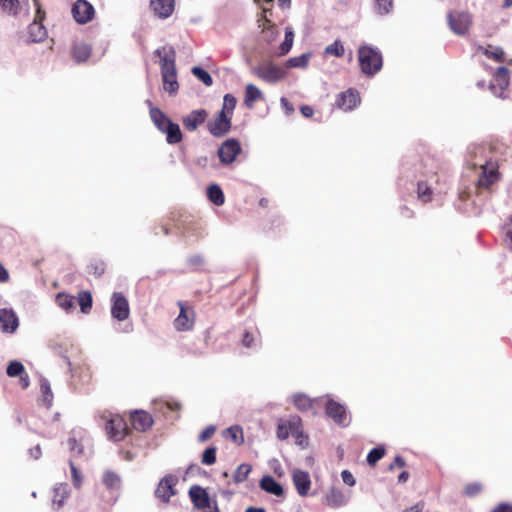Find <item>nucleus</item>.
<instances>
[{
	"instance_id": "nucleus-7",
	"label": "nucleus",
	"mask_w": 512,
	"mask_h": 512,
	"mask_svg": "<svg viewBox=\"0 0 512 512\" xmlns=\"http://www.w3.org/2000/svg\"><path fill=\"white\" fill-rule=\"evenodd\" d=\"M252 73L270 84H275L286 76V72L274 64L255 66L252 68Z\"/></svg>"
},
{
	"instance_id": "nucleus-11",
	"label": "nucleus",
	"mask_w": 512,
	"mask_h": 512,
	"mask_svg": "<svg viewBox=\"0 0 512 512\" xmlns=\"http://www.w3.org/2000/svg\"><path fill=\"white\" fill-rule=\"evenodd\" d=\"M111 315L118 321L128 319L130 315V308L127 298L121 292H114L112 294Z\"/></svg>"
},
{
	"instance_id": "nucleus-39",
	"label": "nucleus",
	"mask_w": 512,
	"mask_h": 512,
	"mask_svg": "<svg viewBox=\"0 0 512 512\" xmlns=\"http://www.w3.org/2000/svg\"><path fill=\"white\" fill-rule=\"evenodd\" d=\"M191 71L192 74L206 86H211L213 84L212 76L204 68L195 66Z\"/></svg>"
},
{
	"instance_id": "nucleus-18",
	"label": "nucleus",
	"mask_w": 512,
	"mask_h": 512,
	"mask_svg": "<svg viewBox=\"0 0 512 512\" xmlns=\"http://www.w3.org/2000/svg\"><path fill=\"white\" fill-rule=\"evenodd\" d=\"M293 484L302 497L307 496L311 486V479L308 472L295 469L292 473Z\"/></svg>"
},
{
	"instance_id": "nucleus-1",
	"label": "nucleus",
	"mask_w": 512,
	"mask_h": 512,
	"mask_svg": "<svg viewBox=\"0 0 512 512\" xmlns=\"http://www.w3.org/2000/svg\"><path fill=\"white\" fill-rule=\"evenodd\" d=\"M154 55L160 59L161 76L165 91L170 94L177 92L179 84L176 71V50L171 45L157 48Z\"/></svg>"
},
{
	"instance_id": "nucleus-42",
	"label": "nucleus",
	"mask_w": 512,
	"mask_h": 512,
	"mask_svg": "<svg viewBox=\"0 0 512 512\" xmlns=\"http://www.w3.org/2000/svg\"><path fill=\"white\" fill-rule=\"evenodd\" d=\"M237 104V99L234 95L227 93L223 97V105L220 111L226 112L228 115H233L234 109Z\"/></svg>"
},
{
	"instance_id": "nucleus-50",
	"label": "nucleus",
	"mask_w": 512,
	"mask_h": 512,
	"mask_svg": "<svg viewBox=\"0 0 512 512\" xmlns=\"http://www.w3.org/2000/svg\"><path fill=\"white\" fill-rule=\"evenodd\" d=\"M431 188L424 182H418L417 194L422 202H428L431 199Z\"/></svg>"
},
{
	"instance_id": "nucleus-30",
	"label": "nucleus",
	"mask_w": 512,
	"mask_h": 512,
	"mask_svg": "<svg viewBox=\"0 0 512 512\" xmlns=\"http://www.w3.org/2000/svg\"><path fill=\"white\" fill-rule=\"evenodd\" d=\"M102 482L109 490H118L121 487L120 476L110 470L103 473Z\"/></svg>"
},
{
	"instance_id": "nucleus-48",
	"label": "nucleus",
	"mask_w": 512,
	"mask_h": 512,
	"mask_svg": "<svg viewBox=\"0 0 512 512\" xmlns=\"http://www.w3.org/2000/svg\"><path fill=\"white\" fill-rule=\"evenodd\" d=\"M69 466L71 470L72 484L75 488L79 489L83 484L82 473L77 469L72 459L69 460Z\"/></svg>"
},
{
	"instance_id": "nucleus-40",
	"label": "nucleus",
	"mask_w": 512,
	"mask_h": 512,
	"mask_svg": "<svg viewBox=\"0 0 512 512\" xmlns=\"http://www.w3.org/2000/svg\"><path fill=\"white\" fill-rule=\"evenodd\" d=\"M6 373L9 377L21 376L22 374L25 373L24 365L18 360H13L9 362L6 369Z\"/></svg>"
},
{
	"instance_id": "nucleus-57",
	"label": "nucleus",
	"mask_w": 512,
	"mask_h": 512,
	"mask_svg": "<svg viewBox=\"0 0 512 512\" xmlns=\"http://www.w3.org/2000/svg\"><path fill=\"white\" fill-rule=\"evenodd\" d=\"M216 431V427L214 425H208L198 436L199 442H205L209 438L213 436Z\"/></svg>"
},
{
	"instance_id": "nucleus-8",
	"label": "nucleus",
	"mask_w": 512,
	"mask_h": 512,
	"mask_svg": "<svg viewBox=\"0 0 512 512\" xmlns=\"http://www.w3.org/2000/svg\"><path fill=\"white\" fill-rule=\"evenodd\" d=\"M178 483L177 476L173 474L165 475L158 483L155 489V497L160 499L162 502L167 503L170 501V498L176 495L177 490L175 486Z\"/></svg>"
},
{
	"instance_id": "nucleus-59",
	"label": "nucleus",
	"mask_w": 512,
	"mask_h": 512,
	"mask_svg": "<svg viewBox=\"0 0 512 512\" xmlns=\"http://www.w3.org/2000/svg\"><path fill=\"white\" fill-rule=\"evenodd\" d=\"M280 102L286 115H291L294 112L293 105L285 97H282Z\"/></svg>"
},
{
	"instance_id": "nucleus-58",
	"label": "nucleus",
	"mask_w": 512,
	"mask_h": 512,
	"mask_svg": "<svg viewBox=\"0 0 512 512\" xmlns=\"http://www.w3.org/2000/svg\"><path fill=\"white\" fill-rule=\"evenodd\" d=\"M341 477H342V480L343 482L348 485V486H354L355 485V478L354 476L352 475V473L348 470H343L341 472Z\"/></svg>"
},
{
	"instance_id": "nucleus-33",
	"label": "nucleus",
	"mask_w": 512,
	"mask_h": 512,
	"mask_svg": "<svg viewBox=\"0 0 512 512\" xmlns=\"http://www.w3.org/2000/svg\"><path fill=\"white\" fill-rule=\"evenodd\" d=\"M292 402L300 411H308L312 407V400L304 393L294 394Z\"/></svg>"
},
{
	"instance_id": "nucleus-26",
	"label": "nucleus",
	"mask_w": 512,
	"mask_h": 512,
	"mask_svg": "<svg viewBox=\"0 0 512 512\" xmlns=\"http://www.w3.org/2000/svg\"><path fill=\"white\" fill-rule=\"evenodd\" d=\"M262 98L263 93L257 86L251 83L246 85L244 104L248 108H252L254 106L255 101L260 100Z\"/></svg>"
},
{
	"instance_id": "nucleus-47",
	"label": "nucleus",
	"mask_w": 512,
	"mask_h": 512,
	"mask_svg": "<svg viewBox=\"0 0 512 512\" xmlns=\"http://www.w3.org/2000/svg\"><path fill=\"white\" fill-rule=\"evenodd\" d=\"M293 40H294V33L291 29L287 28L285 31V37L284 41L280 45V52L281 54H287L292 46H293Z\"/></svg>"
},
{
	"instance_id": "nucleus-17",
	"label": "nucleus",
	"mask_w": 512,
	"mask_h": 512,
	"mask_svg": "<svg viewBox=\"0 0 512 512\" xmlns=\"http://www.w3.org/2000/svg\"><path fill=\"white\" fill-rule=\"evenodd\" d=\"M360 103V97L357 90L348 89L338 95L336 105L344 111H351Z\"/></svg>"
},
{
	"instance_id": "nucleus-55",
	"label": "nucleus",
	"mask_w": 512,
	"mask_h": 512,
	"mask_svg": "<svg viewBox=\"0 0 512 512\" xmlns=\"http://www.w3.org/2000/svg\"><path fill=\"white\" fill-rule=\"evenodd\" d=\"M241 342H242V345L246 348H255L257 346V341H256L255 337L248 331H245L243 333Z\"/></svg>"
},
{
	"instance_id": "nucleus-61",
	"label": "nucleus",
	"mask_w": 512,
	"mask_h": 512,
	"mask_svg": "<svg viewBox=\"0 0 512 512\" xmlns=\"http://www.w3.org/2000/svg\"><path fill=\"white\" fill-rule=\"evenodd\" d=\"M491 512H512V505L502 502L498 504Z\"/></svg>"
},
{
	"instance_id": "nucleus-19",
	"label": "nucleus",
	"mask_w": 512,
	"mask_h": 512,
	"mask_svg": "<svg viewBox=\"0 0 512 512\" xmlns=\"http://www.w3.org/2000/svg\"><path fill=\"white\" fill-rule=\"evenodd\" d=\"M208 116L205 109H197L191 111L182 119L183 126L186 130L195 131L201 124H203Z\"/></svg>"
},
{
	"instance_id": "nucleus-6",
	"label": "nucleus",
	"mask_w": 512,
	"mask_h": 512,
	"mask_svg": "<svg viewBox=\"0 0 512 512\" xmlns=\"http://www.w3.org/2000/svg\"><path fill=\"white\" fill-rule=\"evenodd\" d=\"M105 430L110 440L121 441L128 434V426L124 418L118 414L111 415L105 424Z\"/></svg>"
},
{
	"instance_id": "nucleus-51",
	"label": "nucleus",
	"mask_w": 512,
	"mask_h": 512,
	"mask_svg": "<svg viewBox=\"0 0 512 512\" xmlns=\"http://www.w3.org/2000/svg\"><path fill=\"white\" fill-rule=\"evenodd\" d=\"M484 54L490 58L494 59L497 62H504L505 60V53L504 50L500 47H495L493 49H485Z\"/></svg>"
},
{
	"instance_id": "nucleus-20",
	"label": "nucleus",
	"mask_w": 512,
	"mask_h": 512,
	"mask_svg": "<svg viewBox=\"0 0 512 512\" xmlns=\"http://www.w3.org/2000/svg\"><path fill=\"white\" fill-rule=\"evenodd\" d=\"M150 7L154 11L155 15H157L161 19H166L170 17L175 8L174 0H151Z\"/></svg>"
},
{
	"instance_id": "nucleus-36",
	"label": "nucleus",
	"mask_w": 512,
	"mask_h": 512,
	"mask_svg": "<svg viewBox=\"0 0 512 512\" xmlns=\"http://www.w3.org/2000/svg\"><path fill=\"white\" fill-rule=\"evenodd\" d=\"M0 7L5 13L12 16H16L20 12L19 0H0Z\"/></svg>"
},
{
	"instance_id": "nucleus-53",
	"label": "nucleus",
	"mask_w": 512,
	"mask_h": 512,
	"mask_svg": "<svg viewBox=\"0 0 512 512\" xmlns=\"http://www.w3.org/2000/svg\"><path fill=\"white\" fill-rule=\"evenodd\" d=\"M87 269L89 274L100 277L105 271V265L103 262H93L88 265Z\"/></svg>"
},
{
	"instance_id": "nucleus-34",
	"label": "nucleus",
	"mask_w": 512,
	"mask_h": 512,
	"mask_svg": "<svg viewBox=\"0 0 512 512\" xmlns=\"http://www.w3.org/2000/svg\"><path fill=\"white\" fill-rule=\"evenodd\" d=\"M224 436L240 445L244 442L243 429L239 425L230 426L224 431Z\"/></svg>"
},
{
	"instance_id": "nucleus-5",
	"label": "nucleus",
	"mask_w": 512,
	"mask_h": 512,
	"mask_svg": "<svg viewBox=\"0 0 512 512\" xmlns=\"http://www.w3.org/2000/svg\"><path fill=\"white\" fill-rule=\"evenodd\" d=\"M450 29L459 36H464L472 24V16L466 11H452L447 15Z\"/></svg>"
},
{
	"instance_id": "nucleus-52",
	"label": "nucleus",
	"mask_w": 512,
	"mask_h": 512,
	"mask_svg": "<svg viewBox=\"0 0 512 512\" xmlns=\"http://www.w3.org/2000/svg\"><path fill=\"white\" fill-rule=\"evenodd\" d=\"M68 445L73 456H80L83 454L84 447L75 437H70L68 439Z\"/></svg>"
},
{
	"instance_id": "nucleus-22",
	"label": "nucleus",
	"mask_w": 512,
	"mask_h": 512,
	"mask_svg": "<svg viewBox=\"0 0 512 512\" xmlns=\"http://www.w3.org/2000/svg\"><path fill=\"white\" fill-rule=\"evenodd\" d=\"M259 486L265 492L278 497L284 494L282 485L270 475L263 476L259 482Z\"/></svg>"
},
{
	"instance_id": "nucleus-14",
	"label": "nucleus",
	"mask_w": 512,
	"mask_h": 512,
	"mask_svg": "<svg viewBox=\"0 0 512 512\" xmlns=\"http://www.w3.org/2000/svg\"><path fill=\"white\" fill-rule=\"evenodd\" d=\"M482 172L478 178V188L488 189L499 179L498 167L495 163L487 161L481 165Z\"/></svg>"
},
{
	"instance_id": "nucleus-27",
	"label": "nucleus",
	"mask_w": 512,
	"mask_h": 512,
	"mask_svg": "<svg viewBox=\"0 0 512 512\" xmlns=\"http://www.w3.org/2000/svg\"><path fill=\"white\" fill-rule=\"evenodd\" d=\"M207 197L215 206H221L225 202L223 190L218 184H211L208 186Z\"/></svg>"
},
{
	"instance_id": "nucleus-37",
	"label": "nucleus",
	"mask_w": 512,
	"mask_h": 512,
	"mask_svg": "<svg viewBox=\"0 0 512 512\" xmlns=\"http://www.w3.org/2000/svg\"><path fill=\"white\" fill-rule=\"evenodd\" d=\"M56 302L59 307H61L66 312L70 311L75 305L74 297L65 293H58L56 296Z\"/></svg>"
},
{
	"instance_id": "nucleus-25",
	"label": "nucleus",
	"mask_w": 512,
	"mask_h": 512,
	"mask_svg": "<svg viewBox=\"0 0 512 512\" xmlns=\"http://www.w3.org/2000/svg\"><path fill=\"white\" fill-rule=\"evenodd\" d=\"M147 103L150 106V118L156 128L161 131L167 125V122L171 121V119L159 108L153 107L151 101L148 100Z\"/></svg>"
},
{
	"instance_id": "nucleus-49",
	"label": "nucleus",
	"mask_w": 512,
	"mask_h": 512,
	"mask_svg": "<svg viewBox=\"0 0 512 512\" xmlns=\"http://www.w3.org/2000/svg\"><path fill=\"white\" fill-rule=\"evenodd\" d=\"M375 10L379 15H386L390 13L393 7L392 0H374Z\"/></svg>"
},
{
	"instance_id": "nucleus-46",
	"label": "nucleus",
	"mask_w": 512,
	"mask_h": 512,
	"mask_svg": "<svg viewBox=\"0 0 512 512\" xmlns=\"http://www.w3.org/2000/svg\"><path fill=\"white\" fill-rule=\"evenodd\" d=\"M79 305L83 313H87L92 307V295L89 291H83L79 294Z\"/></svg>"
},
{
	"instance_id": "nucleus-4",
	"label": "nucleus",
	"mask_w": 512,
	"mask_h": 512,
	"mask_svg": "<svg viewBox=\"0 0 512 512\" xmlns=\"http://www.w3.org/2000/svg\"><path fill=\"white\" fill-rule=\"evenodd\" d=\"M36 8L34 21L28 27L29 37L32 42L39 43L46 39L48 32L42 21L45 18V11L41 8L39 0H32Z\"/></svg>"
},
{
	"instance_id": "nucleus-64",
	"label": "nucleus",
	"mask_w": 512,
	"mask_h": 512,
	"mask_svg": "<svg viewBox=\"0 0 512 512\" xmlns=\"http://www.w3.org/2000/svg\"><path fill=\"white\" fill-rule=\"evenodd\" d=\"M395 466L400 467V468L404 467L405 460L401 456H396L394 459V462L392 464H390L389 470H393Z\"/></svg>"
},
{
	"instance_id": "nucleus-44",
	"label": "nucleus",
	"mask_w": 512,
	"mask_h": 512,
	"mask_svg": "<svg viewBox=\"0 0 512 512\" xmlns=\"http://www.w3.org/2000/svg\"><path fill=\"white\" fill-rule=\"evenodd\" d=\"M216 453H217V448L215 446H209L207 447L203 453H202V456H201V462L202 464L204 465H213L215 462H216Z\"/></svg>"
},
{
	"instance_id": "nucleus-60",
	"label": "nucleus",
	"mask_w": 512,
	"mask_h": 512,
	"mask_svg": "<svg viewBox=\"0 0 512 512\" xmlns=\"http://www.w3.org/2000/svg\"><path fill=\"white\" fill-rule=\"evenodd\" d=\"M187 262L191 266H200L204 263V258L201 255H193L188 258Z\"/></svg>"
},
{
	"instance_id": "nucleus-23",
	"label": "nucleus",
	"mask_w": 512,
	"mask_h": 512,
	"mask_svg": "<svg viewBox=\"0 0 512 512\" xmlns=\"http://www.w3.org/2000/svg\"><path fill=\"white\" fill-rule=\"evenodd\" d=\"M160 132L166 135L168 144H177L182 141L183 135L180 126L172 120L167 122V125Z\"/></svg>"
},
{
	"instance_id": "nucleus-41",
	"label": "nucleus",
	"mask_w": 512,
	"mask_h": 512,
	"mask_svg": "<svg viewBox=\"0 0 512 512\" xmlns=\"http://www.w3.org/2000/svg\"><path fill=\"white\" fill-rule=\"evenodd\" d=\"M294 427H295L294 422L279 423L277 425V432H276L278 439H280V440L287 439L291 433H294Z\"/></svg>"
},
{
	"instance_id": "nucleus-54",
	"label": "nucleus",
	"mask_w": 512,
	"mask_h": 512,
	"mask_svg": "<svg viewBox=\"0 0 512 512\" xmlns=\"http://www.w3.org/2000/svg\"><path fill=\"white\" fill-rule=\"evenodd\" d=\"M482 491V485L480 483L474 482L470 483L465 487V495L468 497H475Z\"/></svg>"
},
{
	"instance_id": "nucleus-43",
	"label": "nucleus",
	"mask_w": 512,
	"mask_h": 512,
	"mask_svg": "<svg viewBox=\"0 0 512 512\" xmlns=\"http://www.w3.org/2000/svg\"><path fill=\"white\" fill-rule=\"evenodd\" d=\"M345 49L340 40H335L333 43L328 45L324 53L327 55H333L335 57H342L344 55Z\"/></svg>"
},
{
	"instance_id": "nucleus-63",
	"label": "nucleus",
	"mask_w": 512,
	"mask_h": 512,
	"mask_svg": "<svg viewBox=\"0 0 512 512\" xmlns=\"http://www.w3.org/2000/svg\"><path fill=\"white\" fill-rule=\"evenodd\" d=\"M29 454L34 459H39L42 455L41 447L39 445L34 446L29 450Z\"/></svg>"
},
{
	"instance_id": "nucleus-13",
	"label": "nucleus",
	"mask_w": 512,
	"mask_h": 512,
	"mask_svg": "<svg viewBox=\"0 0 512 512\" xmlns=\"http://www.w3.org/2000/svg\"><path fill=\"white\" fill-rule=\"evenodd\" d=\"M95 10L91 3L86 0H77L72 7L74 20L79 24H86L92 20Z\"/></svg>"
},
{
	"instance_id": "nucleus-21",
	"label": "nucleus",
	"mask_w": 512,
	"mask_h": 512,
	"mask_svg": "<svg viewBox=\"0 0 512 512\" xmlns=\"http://www.w3.org/2000/svg\"><path fill=\"white\" fill-rule=\"evenodd\" d=\"M131 423L134 429L146 431L153 424L152 417L145 411H135L131 414Z\"/></svg>"
},
{
	"instance_id": "nucleus-28",
	"label": "nucleus",
	"mask_w": 512,
	"mask_h": 512,
	"mask_svg": "<svg viewBox=\"0 0 512 512\" xmlns=\"http://www.w3.org/2000/svg\"><path fill=\"white\" fill-rule=\"evenodd\" d=\"M176 330L188 331L193 326V321L187 315V312L182 304H180V313L174 321Z\"/></svg>"
},
{
	"instance_id": "nucleus-12",
	"label": "nucleus",
	"mask_w": 512,
	"mask_h": 512,
	"mask_svg": "<svg viewBox=\"0 0 512 512\" xmlns=\"http://www.w3.org/2000/svg\"><path fill=\"white\" fill-rule=\"evenodd\" d=\"M508 85L509 70L505 66H500L493 74V79L490 82L489 89L495 96L501 97Z\"/></svg>"
},
{
	"instance_id": "nucleus-35",
	"label": "nucleus",
	"mask_w": 512,
	"mask_h": 512,
	"mask_svg": "<svg viewBox=\"0 0 512 512\" xmlns=\"http://www.w3.org/2000/svg\"><path fill=\"white\" fill-rule=\"evenodd\" d=\"M40 389L43 395V402L49 408L52 405L53 393L49 381L46 378H41Z\"/></svg>"
},
{
	"instance_id": "nucleus-9",
	"label": "nucleus",
	"mask_w": 512,
	"mask_h": 512,
	"mask_svg": "<svg viewBox=\"0 0 512 512\" xmlns=\"http://www.w3.org/2000/svg\"><path fill=\"white\" fill-rule=\"evenodd\" d=\"M231 121V115L224 111H219L215 119L208 122L207 129L214 137H223L231 130Z\"/></svg>"
},
{
	"instance_id": "nucleus-62",
	"label": "nucleus",
	"mask_w": 512,
	"mask_h": 512,
	"mask_svg": "<svg viewBox=\"0 0 512 512\" xmlns=\"http://www.w3.org/2000/svg\"><path fill=\"white\" fill-rule=\"evenodd\" d=\"M300 111L302 115L306 118L312 117L314 114L313 108L309 105H302Z\"/></svg>"
},
{
	"instance_id": "nucleus-2",
	"label": "nucleus",
	"mask_w": 512,
	"mask_h": 512,
	"mask_svg": "<svg viewBox=\"0 0 512 512\" xmlns=\"http://www.w3.org/2000/svg\"><path fill=\"white\" fill-rule=\"evenodd\" d=\"M359 63L361 70L366 75H375L383 65L380 51L371 46H361L358 50Z\"/></svg>"
},
{
	"instance_id": "nucleus-29",
	"label": "nucleus",
	"mask_w": 512,
	"mask_h": 512,
	"mask_svg": "<svg viewBox=\"0 0 512 512\" xmlns=\"http://www.w3.org/2000/svg\"><path fill=\"white\" fill-rule=\"evenodd\" d=\"M327 504L333 508L344 506L347 503L345 495L338 489H331L326 496Z\"/></svg>"
},
{
	"instance_id": "nucleus-16",
	"label": "nucleus",
	"mask_w": 512,
	"mask_h": 512,
	"mask_svg": "<svg viewBox=\"0 0 512 512\" xmlns=\"http://www.w3.org/2000/svg\"><path fill=\"white\" fill-rule=\"evenodd\" d=\"M190 500L195 508L207 509L210 508V497L206 489L200 485H192L188 491Z\"/></svg>"
},
{
	"instance_id": "nucleus-31",
	"label": "nucleus",
	"mask_w": 512,
	"mask_h": 512,
	"mask_svg": "<svg viewBox=\"0 0 512 512\" xmlns=\"http://www.w3.org/2000/svg\"><path fill=\"white\" fill-rule=\"evenodd\" d=\"M68 496L69 488L66 483H60L56 485L54 488L53 505H56L57 509H59Z\"/></svg>"
},
{
	"instance_id": "nucleus-15",
	"label": "nucleus",
	"mask_w": 512,
	"mask_h": 512,
	"mask_svg": "<svg viewBox=\"0 0 512 512\" xmlns=\"http://www.w3.org/2000/svg\"><path fill=\"white\" fill-rule=\"evenodd\" d=\"M19 327V318L11 308L0 309V330L3 333L13 334Z\"/></svg>"
},
{
	"instance_id": "nucleus-32",
	"label": "nucleus",
	"mask_w": 512,
	"mask_h": 512,
	"mask_svg": "<svg viewBox=\"0 0 512 512\" xmlns=\"http://www.w3.org/2000/svg\"><path fill=\"white\" fill-rule=\"evenodd\" d=\"M311 58V53H303L299 56L289 58L285 65L287 68H305Z\"/></svg>"
},
{
	"instance_id": "nucleus-45",
	"label": "nucleus",
	"mask_w": 512,
	"mask_h": 512,
	"mask_svg": "<svg viewBox=\"0 0 512 512\" xmlns=\"http://www.w3.org/2000/svg\"><path fill=\"white\" fill-rule=\"evenodd\" d=\"M385 454V449L382 446H377L370 450L367 455V463L374 466Z\"/></svg>"
},
{
	"instance_id": "nucleus-24",
	"label": "nucleus",
	"mask_w": 512,
	"mask_h": 512,
	"mask_svg": "<svg viewBox=\"0 0 512 512\" xmlns=\"http://www.w3.org/2000/svg\"><path fill=\"white\" fill-rule=\"evenodd\" d=\"M91 54V46L84 42H75L72 47V57L77 63L85 62Z\"/></svg>"
},
{
	"instance_id": "nucleus-56",
	"label": "nucleus",
	"mask_w": 512,
	"mask_h": 512,
	"mask_svg": "<svg viewBox=\"0 0 512 512\" xmlns=\"http://www.w3.org/2000/svg\"><path fill=\"white\" fill-rule=\"evenodd\" d=\"M503 230H504V234H505V242L508 244V246L512 250V215L509 218L508 222L505 223Z\"/></svg>"
},
{
	"instance_id": "nucleus-3",
	"label": "nucleus",
	"mask_w": 512,
	"mask_h": 512,
	"mask_svg": "<svg viewBox=\"0 0 512 512\" xmlns=\"http://www.w3.org/2000/svg\"><path fill=\"white\" fill-rule=\"evenodd\" d=\"M327 401L325 404V413L337 425L347 427L351 422V417L348 413L347 407L326 395Z\"/></svg>"
},
{
	"instance_id": "nucleus-38",
	"label": "nucleus",
	"mask_w": 512,
	"mask_h": 512,
	"mask_svg": "<svg viewBox=\"0 0 512 512\" xmlns=\"http://www.w3.org/2000/svg\"><path fill=\"white\" fill-rule=\"evenodd\" d=\"M251 470H252V467L249 464L243 463V464L239 465L233 474L234 482L235 483L244 482L247 479L248 475L250 474Z\"/></svg>"
},
{
	"instance_id": "nucleus-10",
	"label": "nucleus",
	"mask_w": 512,
	"mask_h": 512,
	"mask_svg": "<svg viewBox=\"0 0 512 512\" xmlns=\"http://www.w3.org/2000/svg\"><path fill=\"white\" fill-rule=\"evenodd\" d=\"M241 152V146L237 139L230 138L224 141L218 149V156L223 164H231Z\"/></svg>"
}]
</instances>
